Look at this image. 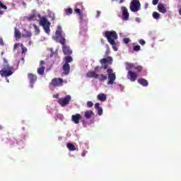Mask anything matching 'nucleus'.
Wrapping results in <instances>:
<instances>
[{
  "label": "nucleus",
  "mask_w": 181,
  "mask_h": 181,
  "mask_svg": "<svg viewBox=\"0 0 181 181\" xmlns=\"http://www.w3.org/2000/svg\"><path fill=\"white\" fill-rule=\"evenodd\" d=\"M65 12L66 15H71V13H73V9L71 8H68L65 9Z\"/></svg>",
  "instance_id": "32"
},
{
  "label": "nucleus",
  "mask_w": 181,
  "mask_h": 181,
  "mask_svg": "<svg viewBox=\"0 0 181 181\" xmlns=\"http://www.w3.org/2000/svg\"><path fill=\"white\" fill-rule=\"evenodd\" d=\"M127 78L132 82L136 81L138 74L132 70H129L127 72Z\"/></svg>",
  "instance_id": "8"
},
{
  "label": "nucleus",
  "mask_w": 181,
  "mask_h": 181,
  "mask_svg": "<svg viewBox=\"0 0 181 181\" xmlns=\"http://www.w3.org/2000/svg\"><path fill=\"white\" fill-rule=\"evenodd\" d=\"M100 63L102 67H103L104 70H107L109 78L107 84H114V81H115L117 76H115V74H114V71H112V69H108V66L112 64V57H107L106 58H103L100 60Z\"/></svg>",
  "instance_id": "1"
},
{
  "label": "nucleus",
  "mask_w": 181,
  "mask_h": 181,
  "mask_svg": "<svg viewBox=\"0 0 181 181\" xmlns=\"http://www.w3.org/2000/svg\"><path fill=\"white\" fill-rule=\"evenodd\" d=\"M6 81H7V83H9V79H7Z\"/></svg>",
  "instance_id": "52"
},
{
  "label": "nucleus",
  "mask_w": 181,
  "mask_h": 181,
  "mask_svg": "<svg viewBox=\"0 0 181 181\" xmlns=\"http://www.w3.org/2000/svg\"><path fill=\"white\" fill-rule=\"evenodd\" d=\"M106 47L107 48L106 50V54L108 55V54L110 53V47L107 44L106 45Z\"/></svg>",
  "instance_id": "43"
},
{
  "label": "nucleus",
  "mask_w": 181,
  "mask_h": 181,
  "mask_svg": "<svg viewBox=\"0 0 181 181\" xmlns=\"http://www.w3.org/2000/svg\"><path fill=\"white\" fill-rule=\"evenodd\" d=\"M93 105H94V103H93V102H91V101L87 102V107H88V108H91V107H93Z\"/></svg>",
  "instance_id": "36"
},
{
  "label": "nucleus",
  "mask_w": 181,
  "mask_h": 181,
  "mask_svg": "<svg viewBox=\"0 0 181 181\" xmlns=\"http://www.w3.org/2000/svg\"><path fill=\"white\" fill-rule=\"evenodd\" d=\"M137 82L139 83V84H141V86H143L144 87H148V85L149 84L146 79L144 78H139L137 80Z\"/></svg>",
  "instance_id": "17"
},
{
  "label": "nucleus",
  "mask_w": 181,
  "mask_h": 181,
  "mask_svg": "<svg viewBox=\"0 0 181 181\" xmlns=\"http://www.w3.org/2000/svg\"><path fill=\"white\" fill-rule=\"evenodd\" d=\"M81 118H82L81 115L76 113L71 116V121L74 124H80V120L81 119Z\"/></svg>",
  "instance_id": "11"
},
{
  "label": "nucleus",
  "mask_w": 181,
  "mask_h": 181,
  "mask_svg": "<svg viewBox=\"0 0 181 181\" xmlns=\"http://www.w3.org/2000/svg\"><path fill=\"white\" fill-rule=\"evenodd\" d=\"M4 62L6 64L4 66L3 69L0 70V75L1 77H9L13 74L14 68L8 64V60L4 59Z\"/></svg>",
  "instance_id": "3"
},
{
  "label": "nucleus",
  "mask_w": 181,
  "mask_h": 181,
  "mask_svg": "<svg viewBox=\"0 0 181 181\" xmlns=\"http://www.w3.org/2000/svg\"><path fill=\"white\" fill-rule=\"evenodd\" d=\"M66 148L71 151H76V146L71 143H68L66 144Z\"/></svg>",
  "instance_id": "21"
},
{
  "label": "nucleus",
  "mask_w": 181,
  "mask_h": 181,
  "mask_svg": "<svg viewBox=\"0 0 181 181\" xmlns=\"http://www.w3.org/2000/svg\"><path fill=\"white\" fill-rule=\"evenodd\" d=\"M65 60V64H69V63H71L73 62V57L70 56H67L64 58Z\"/></svg>",
  "instance_id": "26"
},
{
  "label": "nucleus",
  "mask_w": 181,
  "mask_h": 181,
  "mask_svg": "<svg viewBox=\"0 0 181 181\" xmlns=\"http://www.w3.org/2000/svg\"><path fill=\"white\" fill-rule=\"evenodd\" d=\"M59 43L62 45V46H66V38H64L63 36H59Z\"/></svg>",
  "instance_id": "25"
},
{
  "label": "nucleus",
  "mask_w": 181,
  "mask_h": 181,
  "mask_svg": "<svg viewBox=\"0 0 181 181\" xmlns=\"http://www.w3.org/2000/svg\"><path fill=\"white\" fill-rule=\"evenodd\" d=\"M94 71H95H95H100V66H95Z\"/></svg>",
  "instance_id": "45"
},
{
  "label": "nucleus",
  "mask_w": 181,
  "mask_h": 181,
  "mask_svg": "<svg viewBox=\"0 0 181 181\" xmlns=\"http://www.w3.org/2000/svg\"><path fill=\"white\" fill-rule=\"evenodd\" d=\"M1 54H4V52H1Z\"/></svg>",
  "instance_id": "53"
},
{
  "label": "nucleus",
  "mask_w": 181,
  "mask_h": 181,
  "mask_svg": "<svg viewBox=\"0 0 181 181\" xmlns=\"http://www.w3.org/2000/svg\"><path fill=\"white\" fill-rule=\"evenodd\" d=\"M86 77H88V78H98L100 77V75L97 73H95V71H89L87 74H86Z\"/></svg>",
  "instance_id": "13"
},
{
  "label": "nucleus",
  "mask_w": 181,
  "mask_h": 181,
  "mask_svg": "<svg viewBox=\"0 0 181 181\" xmlns=\"http://www.w3.org/2000/svg\"><path fill=\"white\" fill-rule=\"evenodd\" d=\"M139 43H140L141 45V46H144V45L146 44V42H145V40H139Z\"/></svg>",
  "instance_id": "38"
},
{
  "label": "nucleus",
  "mask_w": 181,
  "mask_h": 181,
  "mask_svg": "<svg viewBox=\"0 0 181 181\" xmlns=\"http://www.w3.org/2000/svg\"><path fill=\"white\" fill-rule=\"evenodd\" d=\"M55 35L57 36V37H59V36H62V26L58 25Z\"/></svg>",
  "instance_id": "24"
},
{
  "label": "nucleus",
  "mask_w": 181,
  "mask_h": 181,
  "mask_svg": "<svg viewBox=\"0 0 181 181\" xmlns=\"http://www.w3.org/2000/svg\"><path fill=\"white\" fill-rule=\"evenodd\" d=\"M44 64H45V61L42 60L40 62V67L37 70V73L40 76H43V74H45V70L46 67H45L43 66Z\"/></svg>",
  "instance_id": "9"
},
{
  "label": "nucleus",
  "mask_w": 181,
  "mask_h": 181,
  "mask_svg": "<svg viewBox=\"0 0 181 181\" xmlns=\"http://www.w3.org/2000/svg\"><path fill=\"white\" fill-rule=\"evenodd\" d=\"M62 70L64 71V74L67 76L69 73H70V64H64L62 66Z\"/></svg>",
  "instance_id": "16"
},
{
  "label": "nucleus",
  "mask_w": 181,
  "mask_h": 181,
  "mask_svg": "<svg viewBox=\"0 0 181 181\" xmlns=\"http://www.w3.org/2000/svg\"><path fill=\"white\" fill-rule=\"evenodd\" d=\"M123 42L125 43V45H128V43H129V38H124Z\"/></svg>",
  "instance_id": "39"
},
{
  "label": "nucleus",
  "mask_w": 181,
  "mask_h": 181,
  "mask_svg": "<svg viewBox=\"0 0 181 181\" xmlns=\"http://www.w3.org/2000/svg\"><path fill=\"white\" fill-rule=\"evenodd\" d=\"M158 11L160 13H166V12H168V10L166 9V4H159L158 5Z\"/></svg>",
  "instance_id": "14"
},
{
  "label": "nucleus",
  "mask_w": 181,
  "mask_h": 181,
  "mask_svg": "<svg viewBox=\"0 0 181 181\" xmlns=\"http://www.w3.org/2000/svg\"><path fill=\"white\" fill-rule=\"evenodd\" d=\"M0 46H5V43L4 42V39L0 38Z\"/></svg>",
  "instance_id": "41"
},
{
  "label": "nucleus",
  "mask_w": 181,
  "mask_h": 181,
  "mask_svg": "<svg viewBox=\"0 0 181 181\" xmlns=\"http://www.w3.org/2000/svg\"><path fill=\"white\" fill-rule=\"evenodd\" d=\"M0 15H4V11H0Z\"/></svg>",
  "instance_id": "50"
},
{
  "label": "nucleus",
  "mask_w": 181,
  "mask_h": 181,
  "mask_svg": "<svg viewBox=\"0 0 181 181\" xmlns=\"http://www.w3.org/2000/svg\"><path fill=\"white\" fill-rule=\"evenodd\" d=\"M53 97H54V98H58L59 95H54Z\"/></svg>",
  "instance_id": "49"
},
{
  "label": "nucleus",
  "mask_w": 181,
  "mask_h": 181,
  "mask_svg": "<svg viewBox=\"0 0 181 181\" xmlns=\"http://www.w3.org/2000/svg\"><path fill=\"white\" fill-rule=\"evenodd\" d=\"M33 26L35 29V35H39V33H40V29H39V27H37L36 24H33Z\"/></svg>",
  "instance_id": "28"
},
{
  "label": "nucleus",
  "mask_w": 181,
  "mask_h": 181,
  "mask_svg": "<svg viewBox=\"0 0 181 181\" xmlns=\"http://www.w3.org/2000/svg\"><path fill=\"white\" fill-rule=\"evenodd\" d=\"M0 8H1L2 9H8V7L5 5V4H2V2L0 1Z\"/></svg>",
  "instance_id": "35"
},
{
  "label": "nucleus",
  "mask_w": 181,
  "mask_h": 181,
  "mask_svg": "<svg viewBox=\"0 0 181 181\" xmlns=\"http://www.w3.org/2000/svg\"><path fill=\"white\" fill-rule=\"evenodd\" d=\"M14 33H15L16 37L21 38V31H19V30H18L16 28H15Z\"/></svg>",
  "instance_id": "30"
},
{
  "label": "nucleus",
  "mask_w": 181,
  "mask_h": 181,
  "mask_svg": "<svg viewBox=\"0 0 181 181\" xmlns=\"http://www.w3.org/2000/svg\"><path fill=\"white\" fill-rule=\"evenodd\" d=\"M71 100V96L69 95H66L64 98H60L58 100V103L61 107H66V105H69L70 104V101Z\"/></svg>",
  "instance_id": "6"
},
{
  "label": "nucleus",
  "mask_w": 181,
  "mask_h": 181,
  "mask_svg": "<svg viewBox=\"0 0 181 181\" xmlns=\"http://www.w3.org/2000/svg\"><path fill=\"white\" fill-rule=\"evenodd\" d=\"M2 128H3V127H2V126H1V125H0V129H2Z\"/></svg>",
  "instance_id": "51"
},
{
  "label": "nucleus",
  "mask_w": 181,
  "mask_h": 181,
  "mask_svg": "<svg viewBox=\"0 0 181 181\" xmlns=\"http://www.w3.org/2000/svg\"><path fill=\"white\" fill-rule=\"evenodd\" d=\"M134 70L136 71V73H141V71H142V70H144V67L141 65H135L134 66Z\"/></svg>",
  "instance_id": "23"
},
{
  "label": "nucleus",
  "mask_w": 181,
  "mask_h": 181,
  "mask_svg": "<svg viewBox=\"0 0 181 181\" xmlns=\"http://www.w3.org/2000/svg\"><path fill=\"white\" fill-rule=\"evenodd\" d=\"M100 15H101V12H100V11H97L96 17L98 18L100 16Z\"/></svg>",
  "instance_id": "46"
},
{
  "label": "nucleus",
  "mask_w": 181,
  "mask_h": 181,
  "mask_svg": "<svg viewBox=\"0 0 181 181\" xmlns=\"http://www.w3.org/2000/svg\"><path fill=\"white\" fill-rule=\"evenodd\" d=\"M24 37H32V33L30 31H26L25 34L23 35Z\"/></svg>",
  "instance_id": "34"
},
{
  "label": "nucleus",
  "mask_w": 181,
  "mask_h": 181,
  "mask_svg": "<svg viewBox=\"0 0 181 181\" xmlns=\"http://www.w3.org/2000/svg\"><path fill=\"white\" fill-rule=\"evenodd\" d=\"M112 47V49L115 50V52H117L118 50V48L117 47V45H115V41H114V44L111 45Z\"/></svg>",
  "instance_id": "37"
},
{
  "label": "nucleus",
  "mask_w": 181,
  "mask_h": 181,
  "mask_svg": "<svg viewBox=\"0 0 181 181\" xmlns=\"http://www.w3.org/2000/svg\"><path fill=\"white\" fill-rule=\"evenodd\" d=\"M159 3V0H153L152 4L153 5H156Z\"/></svg>",
  "instance_id": "44"
},
{
  "label": "nucleus",
  "mask_w": 181,
  "mask_h": 181,
  "mask_svg": "<svg viewBox=\"0 0 181 181\" xmlns=\"http://www.w3.org/2000/svg\"><path fill=\"white\" fill-rule=\"evenodd\" d=\"M95 108L97 110L98 115H103V107H100V103H95Z\"/></svg>",
  "instance_id": "19"
},
{
  "label": "nucleus",
  "mask_w": 181,
  "mask_h": 181,
  "mask_svg": "<svg viewBox=\"0 0 181 181\" xmlns=\"http://www.w3.org/2000/svg\"><path fill=\"white\" fill-rule=\"evenodd\" d=\"M21 53H22V54L26 53V52H28V49L26 48V47H25L23 45V44H21Z\"/></svg>",
  "instance_id": "31"
},
{
  "label": "nucleus",
  "mask_w": 181,
  "mask_h": 181,
  "mask_svg": "<svg viewBox=\"0 0 181 181\" xmlns=\"http://www.w3.org/2000/svg\"><path fill=\"white\" fill-rule=\"evenodd\" d=\"M141 9V3L139 0H132L130 4V11L132 12H138Z\"/></svg>",
  "instance_id": "5"
},
{
  "label": "nucleus",
  "mask_w": 181,
  "mask_h": 181,
  "mask_svg": "<svg viewBox=\"0 0 181 181\" xmlns=\"http://www.w3.org/2000/svg\"><path fill=\"white\" fill-rule=\"evenodd\" d=\"M93 115H94L93 110H86L85 112V118H86V119H90Z\"/></svg>",
  "instance_id": "18"
},
{
  "label": "nucleus",
  "mask_w": 181,
  "mask_h": 181,
  "mask_svg": "<svg viewBox=\"0 0 181 181\" xmlns=\"http://www.w3.org/2000/svg\"><path fill=\"white\" fill-rule=\"evenodd\" d=\"M64 83V81L62 78H54L51 81V84L54 87H62Z\"/></svg>",
  "instance_id": "7"
},
{
  "label": "nucleus",
  "mask_w": 181,
  "mask_h": 181,
  "mask_svg": "<svg viewBox=\"0 0 181 181\" xmlns=\"http://www.w3.org/2000/svg\"><path fill=\"white\" fill-rule=\"evenodd\" d=\"M28 77L30 84H34L37 80V76L33 74H28Z\"/></svg>",
  "instance_id": "15"
},
{
  "label": "nucleus",
  "mask_w": 181,
  "mask_h": 181,
  "mask_svg": "<svg viewBox=\"0 0 181 181\" xmlns=\"http://www.w3.org/2000/svg\"><path fill=\"white\" fill-rule=\"evenodd\" d=\"M62 51L64 54H65L66 56H70L73 53V51L67 45H64L62 47Z\"/></svg>",
  "instance_id": "12"
},
{
  "label": "nucleus",
  "mask_w": 181,
  "mask_h": 181,
  "mask_svg": "<svg viewBox=\"0 0 181 181\" xmlns=\"http://www.w3.org/2000/svg\"><path fill=\"white\" fill-rule=\"evenodd\" d=\"M135 69V64L131 63H126V70H132Z\"/></svg>",
  "instance_id": "22"
},
{
  "label": "nucleus",
  "mask_w": 181,
  "mask_h": 181,
  "mask_svg": "<svg viewBox=\"0 0 181 181\" xmlns=\"http://www.w3.org/2000/svg\"><path fill=\"white\" fill-rule=\"evenodd\" d=\"M104 37H106L108 43L110 45H114V42L118 39V34H117V32L114 30L111 31H105L103 33Z\"/></svg>",
  "instance_id": "4"
},
{
  "label": "nucleus",
  "mask_w": 181,
  "mask_h": 181,
  "mask_svg": "<svg viewBox=\"0 0 181 181\" xmlns=\"http://www.w3.org/2000/svg\"><path fill=\"white\" fill-rule=\"evenodd\" d=\"M18 47H19V44L18 43L14 44L13 50H16V49H18Z\"/></svg>",
  "instance_id": "42"
},
{
  "label": "nucleus",
  "mask_w": 181,
  "mask_h": 181,
  "mask_svg": "<svg viewBox=\"0 0 181 181\" xmlns=\"http://www.w3.org/2000/svg\"><path fill=\"white\" fill-rule=\"evenodd\" d=\"M98 79L100 80V81H105V80H107V76L101 74V76H99Z\"/></svg>",
  "instance_id": "33"
},
{
  "label": "nucleus",
  "mask_w": 181,
  "mask_h": 181,
  "mask_svg": "<svg viewBox=\"0 0 181 181\" xmlns=\"http://www.w3.org/2000/svg\"><path fill=\"white\" fill-rule=\"evenodd\" d=\"M37 16H38L39 19H40V26H42L45 33H47L49 35V33H50V23L49 22V21H47V18H46V17H42L39 13H33V15L27 17V19L28 21H32L33 19H35V18H36Z\"/></svg>",
  "instance_id": "2"
},
{
  "label": "nucleus",
  "mask_w": 181,
  "mask_h": 181,
  "mask_svg": "<svg viewBox=\"0 0 181 181\" xmlns=\"http://www.w3.org/2000/svg\"><path fill=\"white\" fill-rule=\"evenodd\" d=\"M153 19H159L160 18V14L156 11L153 13Z\"/></svg>",
  "instance_id": "29"
},
{
  "label": "nucleus",
  "mask_w": 181,
  "mask_h": 181,
  "mask_svg": "<svg viewBox=\"0 0 181 181\" xmlns=\"http://www.w3.org/2000/svg\"><path fill=\"white\" fill-rule=\"evenodd\" d=\"M98 100L99 101H105L107 100V95L105 93H100L98 95Z\"/></svg>",
  "instance_id": "20"
},
{
  "label": "nucleus",
  "mask_w": 181,
  "mask_h": 181,
  "mask_svg": "<svg viewBox=\"0 0 181 181\" xmlns=\"http://www.w3.org/2000/svg\"><path fill=\"white\" fill-rule=\"evenodd\" d=\"M87 153V151H83L81 155L82 156H86V154Z\"/></svg>",
  "instance_id": "47"
},
{
  "label": "nucleus",
  "mask_w": 181,
  "mask_h": 181,
  "mask_svg": "<svg viewBox=\"0 0 181 181\" xmlns=\"http://www.w3.org/2000/svg\"><path fill=\"white\" fill-rule=\"evenodd\" d=\"M121 9L123 21H128V19H129V13L128 12V9L125 6H122Z\"/></svg>",
  "instance_id": "10"
},
{
  "label": "nucleus",
  "mask_w": 181,
  "mask_h": 181,
  "mask_svg": "<svg viewBox=\"0 0 181 181\" xmlns=\"http://www.w3.org/2000/svg\"><path fill=\"white\" fill-rule=\"evenodd\" d=\"M124 0H119V4H124Z\"/></svg>",
  "instance_id": "48"
},
{
  "label": "nucleus",
  "mask_w": 181,
  "mask_h": 181,
  "mask_svg": "<svg viewBox=\"0 0 181 181\" xmlns=\"http://www.w3.org/2000/svg\"><path fill=\"white\" fill-rule=\"evenodd\" d=\"M133 50L134 52H139L141 50V46L135 45V43H133Z\"/></svg>",
  "instance_id": "27"
},
{
  "label": "nucleus",
  "mask_w": 181,
  "mask_h": 181,
  "mask_svg": "<svg viewBox=\"0 0 181 181\" xmlns=\"http://www.w3.org/2000/svg\"><path fill=\"white\" fill-rule=\"evenodd\" d=\"M76 13H78V15H81V10L80 8L75 9Z\"/></svg>",
  "instance_id": "40"
}]
</instances>
